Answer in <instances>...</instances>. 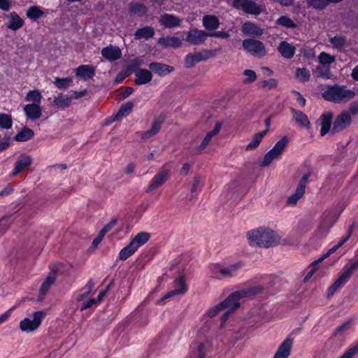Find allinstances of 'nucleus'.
Instances as JSON below:
<instances>
[{
	"mask_svg": "<svg viewBox=\"0 0 358 358\" xmlns=\"http://www.w3.org/2000/svg\"><path fill=\"white\" fill-rule=\"evenodd\" d=\"M250 245H258L266 248L280 243L279 236L271 229L260 227L247 234Z\"/></svg>",
	"mask_w": 358,
	"mask_h": 358,
	"instance_id": "f257e3e1",
	"label": "nucleus"
},
{
	"mask_svg": "<svg viewBox=\"0 0 358 358\" xmlns=\"http://www.w3.org/2000/svg\"><path fill=\"white\" fill-rule=\"evenodd\" d=\"M264 287L262 285L250 286L245 285L241 289L232 292L229 296L221 302V306H223L224 308L234 312L237 309L241 303L240 299L243 298L251 297L263 292Z\"/></svg>",
	"mask_w": 358,
	"mask_h": 358,
	"instance_id": "f03ea898",
	"label": "nucleus"
},
{
	"mask_svg": "<svg viewBox=\"0 0 358 358\" xmlns=\"http://www.w3.org/2000/svg\"><path fill=\"white\" fill-rule=\"evenodd\" d=\"M356 95L354 90H349L345 85L338 84L329 85L322 93V97L328 101L335 103H342L349 101Z\"/></svg>",
	"mask_w": 358,
	"mask_h": 358,
	"instance_id": "7ed1b4c3",
	"label": "nucleus"
},
{
	"mask_svg": "<svg viewBox=\"0 0 358 358\" xmlns=\"http://www.w3.org/2000/svg\"><path fill=\"white\" fill-rule=\"evenodd\" d=\"M358 268V257L355 260H351L350 264L344 266L342 273L336 281L329 287L327 292V297L332 296L337 289L345 284L352 275L353 272Z\"/></svg>",
	"mask_w": 358,
	"mask_h": 358,
	"instance_id": "20e7f679",
	"label": "nucleus"
},
{
	"mask_svg": "<svg viewBox=\"0 0 358 358\" xmlns=\"http://www.w3.org/2000/svg\"><path fill=\"white\" fill-rule=\"evenodd\" d=\"M172 170L171 162L165 163L153 177L149 186L145 189V192L150 193L157 188L162 186L171 177Z\"/></svg>",
	"mask_w": 358,
	"mask_h": 358,
	"instance_id": "39448f33",
	"label": "nucleus"
},
{
	"mask_svg": "<svg viewBox=\"0 0 358 358\" xmlns=\"http://www.w3.org/2000/svg\"><path fill=\"white\" fill-rule=\"evenodd\" d=\"M288 143V138L287 136L281 138L273 146V148L266 152L264 157L260 166L266 167L269 166L274 159L280 157Z\"/></svg>",
	"mask_w": 358,
	"mask_h": 358,
	"instance_id": "423d86ee",
	"label": "nucleus"
},
{
	"mask_svg": "<svg viewBox=\"0 0 358 358\" xmlns=\"http://www.w3.org/2000/svg\"><path fill=\"white\" fill-rule=\"evenodd\" d=\"M257 0H234L232 6L234 8L241 9L247 14L259 15L262 12V8L257 4Z\"/></svg>",
	"mask_w": 358,
	"mask_h": 358,
	"instance_id": "0eeeda50",
	"label": "nucleus"
},
{
	"mask_svg": "<svg viewBox=\"0 0 358 358\" xmlns=\"http://www.w3.org/2000/svg\"><path fill=\"white\" fill-rule=\"evenodd\" d=\"M45 314L43 311H37L33 314V320L24 318L20 322V329L22 331L30 332L37 329L41 324Z\"/></svg>",
	"mask_w": 358,
	"mask_h": 358,
	"instance_id": "6e6552de",
	"label": "nucleus"
},
{
	"mask_svg": "<svg viewBox=\"0 0 358 358\" xmlns=\"http://www.w3.org/2000/svg\"><path fill=\"white\" fill-rule=\"evenodd\" d=\"M243 48L253 55L264 56L266 49L263 43L260 41L248 38L243 41Z\"/></svg>",
	"mask_w": 358,
	"mask_h": 358,
	"instance_id": "1a4fd4ad",
	"label": "nucleus"
},
{
	"mask_svg": "<svg viewBox=\"0 0 358 358\" xmlns=\"http://www.w3.org/2000/svg\"><path fill=\"white\" fill-rule=\"evenodd\" d=\"M351 123V115L348 111L344 110L336 117L333 123L331 131L333 133L341 132L348 127Z\"/></svg>",
	"mask_w": 358,
	"mask_h": 358,
	"instance_id": "9d476101",
	"label": "nucleus"
},
{
	"mask_svg": "<svg viewBox=\"0 0 358 358\" xmlns=\"http://www.w3.org/2000/svg\"><path fill=\"white\" fill-rule=\"evenodd\" d=\"M165 119L166 116L163 114L155 117L152 123L151 128L149 130L139 133L141 134V138L145 141L155 136L160 131Z\"/></svg>",
	"mask_w": 358,
	"mask_h": 358,
	"instance_id": "9b49d317",
	"label": "nucleus"
},
{
	"mask_svg": "<svg viewBox=\"0 0 358 358\" xmlns=\"http://www.w3.org/2000/svg\"><path fill=\"white\" fill-rule=\"evenodd\" d=\"M33 163V159L30 155H21L17 158L16 162L14 164V169L13 172L10 173V177L14 178L17 176L20 172L24 170L26 168L30 166Z\"/></svg>",
	"mask_w": 358,
	"mask_h": 358,
	"instance_id": "f8f14e48",
	"label": "nucleus"
},
{
	"mask_svg": "<svg viewBox=\"0 0 358 358\" xmlns=\"http://www.w3.org/2000/svg\"><path fill=\"white\" fill-rule=\"evenodd\" d=\"M96 67L92 65L83 64L75 69L76 77L88 81L95 76Z\"/></svg>",
	"mask_w": 358,
	"mask_h": 358,
	"instance_id": "ddd939ff",
	"label": "nucleus"
},
{
	"mask_svg": "<svg viewBox=\"0 0 358 358\" xmlns=\"http://www.w3.org/2000/svg\"><path fill=\"white\" fill-rule=\"evenodd\" d=\"M174 286L175 288L173 290L168 292L160 299L161 301H163L166 299L172 297L175 295L183 294L187 290V287L185 283V278L183 276H179L175 280Z\"/></svg>",
	"mask_w": 358,
	"mask_h": 358,
	"instance_id": "4468645a",
	"label": "nucleus"
},
{
	"mask_svg": "<svg viewBox=\"0 0 358 358\" xmlns=\"http://www.w3.org/2000/svg\"><path fill=\"white\" fill-rule=\"evenodd\" d=\"M209 32L203 30L193 29L187 33L186 41L189 43L198 45L203 43L208 36Z\"/></svg>",
	"mask_w": 358,
	"mask_h": 358,
	"instance_id": "2eb2a0df",
	"label": "nucleus"
},
{
	"mask_svg": "<svg viewBox=\"0 0 358 358\" xmlns=\"http://www.w3.org/2000/svg\"><path fill=\"white\" fill-rule=\"evenodd\" d=\"M57 277V272L55 270H52L49 272L47 277L43 282L40 289H39V299L43 300L50 289L51 286L55 283Z\"/></svg>",
	"mask_w": 358,
	"mask_h": 358,
	"instance_id": "dca6fc26",
	"label": "nucleus"
},
{
	"mask_svg": "<svg viewBox=\"0 0 358 358\" xmlns=\"http://www.w3.org/2000/svg\"><path fill=\"white\" fill-rule=\"evenodd\" d=\"M23 110L27 117L33 121L38 120L42 115V108L38 103L27 104Z\"/></svg>",
	"mask_w": 358,
	"mask_h": 358,
	"instance_id": "f3484780",
	"label": "nucleus"
},
{
	"mask_svg": "<svg viewBox=\"0 0 358 358\" xmlns=\"http://www.w3.org/2000/svg\"><path fill=\"white\" fill-rule=\"evenodd\" d=\"M102 56L110 62H114L121 58L122 51L117 46L109 45L101 50Z\"/></svg>",
	"mask_w": 358,
	"mask_h": 358,
	"instance_id": "a211bd4d",
	"label": "nucleus"
},
{
	"mask_svg": "<svg viewBox=\"0 0 358 358\" xmlns=\"http://www.w3.org/2000/svg\"><path fill=\"white\" fill-rule=\"evenodd\" d=\"M293 345V339L287 338L279 346L273 358H287L290 355L291 349Z\"/></svg>",
	"mask_w": 358,
	"mask_h": 358,
	"instance_id": "6ab92c4d",
	"label": "nucleus"
},
{
	"mask_svg": "<svg viewBox=\"0 0 358 358\" xmlns=\"http://www.w3.org/2000/svg\"><path fill=\"white\" fill-rule=\"evenodd\" d=\"M148 66L152 71L159 76H164L174 71L173 66L160 62H151Z\"/></svg>",
	"mask_w": 358,
	"mask_h": 358,
	"instance_id": "aec40b11",
	"label": "nucleus"
},
{
	"mask_svg": "<svg viewBox=\"0 0 358 358\" xmlns=\"http://www.w3.org/2000/svg\"><path fill=\"white\" fill-rule=\"evenodd\" d=\"M222 128V123L220 122H217L214 129L208 132L206 135V136L204 137V138L203 139L201 143L200 144V145L196 149V153H201V151L203 150H204L207 146L209 144L210 141H211L212 138L217 135V134H219V132L220 131V129Z\"/></svg>",
	"mask_w": 358,
	"mask_h": 358,
	"instance_id": "412c9836",
	"label": "nucleus"
},
{
	"mask_svg": "<svg viewBox=\"0 0 358 358\" xmlns=\"http://www.w3.org/2000/svg\"><path fill=\"white\" fill-rule=\"evenodd\" d=\"M291 112L293 115V118L301 127L309 129L310 128V122L308 118V116L301 110H296L291 108Z\"/></svg>",
	"mask_w": 358,
	"mask_h": 358,
	"instance_id": "4be33fe9",
	"label": "nucleus"
},
{
	"mask_svg": "<svg viewBox=\"0 0 358 358\" xmlns=\"http://www.w3.org/2000/svg\"><path fill=\"white\" fill-rule=\"evenodd\" d=\"M159 22L166 28H172L180 26V20L171 14H164L160 16Z\"/></svg>",
	"mask_w": 358,
	"mask_h": 358,
	"instance_id": "5701e85b",
	"label": "nucleus"
},
{
	"mask_svg": "<svg viewBox=\"0 0 358 358\" xmlns=\"http://www.w3.org/2000/svg\"><path fill=\"white\" fill-rule=\"evenodd\" d=\"M354 226L352 224L349 227L347 234L341 238L338 244L334 245L330 248L328 252L323 255L322 257L318 259V261L322 262L325 258L329 257L331 254L335 252L339 248H341L345 242H347L351 237Z\"/></svg>",
	"mask_w": 358,
	"mask_h": 358,
	"instance_id": "b1692460",
	"label": "nucleus"
},
{
	"mask_svg": "<svg viewBox=\"0 0 358 358\" xmlns=\"http://www.w3.org/2000/svg\"><path fill=\"white\" fill-rule=\"evenodd\" d=\"M278 52L285 59H291L296 52V48L287 41H282L278 47Z\"/></svg>",
	"mask_w": 358,
	"mask_h": 358,
	"instance_id": "393cba45",
	"label": "nucleus"
},
{
	"mask_svg": "<svg viewBox=\"0 0 358 358\" xmlns=\"http://www.w3.org/2000/svg\"><path fill=\"white\" fill-rule=\"evenodd\" d=\"M135 84L138 85H145L152 80V73L147 69H140L135 73Z\"/></svg>",
	"mask_w": 358,
	"mask_h": 358,
	"instance_id": "a878e982",
	"label": "nucleus"
},
{
	"mask_svg": "<svg viewBox=\"0 0 358 358\" xmlns=\"http://www.w3.org/2000/svg\"><path fill=\"white\" fill-rule=\"evenodd\" d=\"M155 29L150 26H145L141 28H138L134 33V38L136 40L141 39H149L154 36Z\"/></svg>",
	"mask_w": 358,
	"mask_h": 358,
	"instance_id": "bb28decb",
	"label": "nucleus"
},
{
	"mask_svg": "<svg viewBox=\"0 0 358 358\" xmlns=\"http://www.w3.org/2000/svg\"><path fill=\"white\" fill-rule=\"evenodd\" d=\"M8 17L7 27L13 31H17L24 25L23 20L15 12L10 13Z\"/></svg>",
	"mask_w": 358,
	"mask_h": 358,
	"instance_id": "cd10ccee",
	"label": "nucleus"
},
{
	"mask_svg": "<svg viewBox=\"0 0 358 358\" xmlns=\"http://www.w3.org/2000/svg\"><path fill=\"white\" fill-rule=\"evenodd\" d=\"M158 43L164 48H179L182 45L181 40L176 36H166L158 38Z\"/></svg>",
	"mask_w": 358,
	"mask_h": 358,
	"instance_id": "c85d7f7f",
	"label": "nucleus"
},
{
	"mask_svg": "<svg viewBox=\"0 0 358 358\" xmlns=\"http://www.w3.org/2000/svg\"><path fill=\"white\" fill-rule=\"evenodd\" d=\"M194 352H196L197 358H206L210 349V343L208 341L203 343H194L192 345Z\"/></svg>",
	"mask_w": 358,
	"mask_h": 358,
	"instance_id": "c756f323",
	"label": "nucleus"
},
{
	"mask_svg": "<svg viewBox=\"0 0 358 358\" xmlns=\"http://www.w3.org/2000/svg\"><path fill=\"white\" fill-rule=\"evenodd\" d=\"M333 119L332 113H327L321 115L320 120L321 121V136L326 135L330 130L331 126V121Z\"/></svg>",
	"mask_w": 358,
	"mask_h": 358,
	"instance_id": "7c9ffc66",
	"label": "nucleus"
},
{
	"mask_svg": "<svg viewBox=\"0 0 358 358\" xmlns=\"http://www.w3.org/2000/svg\"><path fill=\"white\" fill-rule=\"evenodd\" d=\"M242 31L247 35L261 36L263 34V30L259 28L256 24L251 22H246L243 25Z\"/></svg>",
	"mask_w": 358,
	"mask_h": 358,
	"instance_id": "2f4dec72",
	"label": "nucleus"
},
{
	"mask_svg": "<svg viewBox=\"0 0 358 358\" xmlns=\"http://www.w3.org/2000/svg\"><path fill=\"white\" fill-rule=\"evenodd\" d=\"M134 106V101H129L124 104H122L118 112L117 113L114 120H117L122 119V117L128 116L132 111Z\"/></svg>",
	"mask_w": 358,
	"mask_h": 358,
	"instance_id": "473e14b6",
	"label": "nucleus"
},
{
	"mask_svg": "<svg viewBox=\"0 0 358 358\" xmlns=\"http://www.w3.org/2000/svg\"><path fill=\"white\" fill-rule=\"evenodd\" d=\"M329 43L332 45L333 48L341 50L348 45L346 36L343 35H336L329 38Z\"/></svg>",
	"mask_w": 358,
	"mask_h": 358,
	"instance_id": "72a5a7b5",
	"label": "nucleus"
},
{
	"mask_svg": "<svg viewBox=\"0 0 358 358\" xmlns=\"http://www.w3.org/2000/svg\"><path fill=\"white\" fill-rule=\"evenodd\" d=\"M203 24L208 30H215L220 26V22L214 15H205L203 18Z\"/></svg>",
	"mask_w": 358,
	"mask_h": 358,
	"instance_id": "f704fd0d",
	"label": "nucleus"
},
{
	"mask_svg": "<svg viewBox=\"0 0 358 358\" xmlns=\"http://www.w3.org/2000/svg\"><path fill=\"white\" fill-rule=\"evenodd\" d=\"M243 266V262L239 261L235 264L229 265L228 267L222 268V270H220V274L226 277L233 276L237 271L241 268Z\"/></svg>",
	"mask_w": 358,
	"mask_h": 358,
	"instance_id": "c9c22d12",
	"label": "nucleus"
},
{
	"mask_svg": "<svg viewBox=\"0 0 358 358\" xmlns=\"http://www.w3.org/2000/svg\"><path fill=\"white\" fill-rule=\"evenodd\" d=\"M268 133V129L254 135L251 141L246 145L245 150H253L259 146L264 136Z\"/></svg>",
	"mask_w": 358,
	"mask_h": 358,
	"instance_id": "e433bc0d",
	"label": "nucleus"
},
{
	"mask_svg": "<svg viewBox=\"0 0 358 358\" xmlns=\"http://www.w3.org/2000/svg\"><path fill=\"white\" fill-rule=\"evenodd\" d=\"M129 10L138 17H142L147 13L148 8L143 3H131L129 6Z\"/></svg>",
	"mask_w": 358,
	"mask_h": 358,
	"instance_id": "4c0bfd02",
	"label": "nucleus"
},
{
	"mask_svg": "<svg viewBox=\"0 0 358 358\" xmlns=\"http://www.w3.org/2000/svg\"><path fill=\"white\" fill-rule=\"evenodd\" d=\"M54 104L61 109L68 108L71 105V98L69 96H64L59 94L57 96L54 98Z\"/></svg>",
	"mask_w": 358,
	"mask_h": 358,
	"instance_id": "58836bf2",
	"label": "nucleus"
},
{
	"mask_svg": "<svg viewBox=\"0 0 358 358\" xmlns=\"http://www.w3.org/2000/svg\"><path fill=\"white\" fill-rule=\"evenodd\" d=\"M137 250L138 249L134 246V243L130 242L127 246L120 251L119 259L122 261H125L134 255Z\"/></svg>",
	"mask_w": 358,
	"mask_h": 358,
	"instance_id": "ea45409f",
	"label": "nucleus"
},
{
	"mask_svg": "<svg viewBox=\"0 0 358 358\" xmlns=\"http://www.w3.org/2000/svg\"><path fill=\"white\" fill-rule=\"evenodd\" d=\"M150 238V235L148 232L138 233L131 241L134 246L138 249L140 246L146 243Z\"/></svg>",
	"mask_w": 358,
	"mask_h": 358,
	"instance_id": "a19ab883",
	"label": "nucleus"
},
{
	"mask_svg": "<svg viewBox=\"0 0 358 358\" xmlns=\"http://www.w3.org/2000/svg\"><path fill=\"white\" fill-rule=\"evenodd\" d=\"M34 132L32 129L27 127H24L22 129L21 131H20L18 134L15 135L14 139L16 141L24 142L30 140L34 137Z\"/></svg>",
	"mask_w": 358,
	"mask_h": 358,
	"instance_id": "79ce46f5",
	"label": "nucleus"
},
{
	"mask_svg": "<svg viewBox=\"0 0 358 358\" xmlns=\"http://www.w3.org/2000/svg\"><path fill=\"white\" fill-rule=\"evenodd\" d=\"M45 13L37 6H32L27 10V16L32 20H37L44 15Z\"/></svg>",
	"mask_w": 358,
	"mask_h": 358,
	"instance_id": "37998d69",
	"label": "nucleus"
},
{
	"mask_svg": "<svg viewBox=\"0 0 358 358\" xmlns=\"http://www.w3.org/2000/svg\"><path fill=\"white\" fill-rule=\"evenodd\" d=\"M43 96L41 92L37 90H30L27 92L25 100L27 101L33 102L32 103L40 104Z\"/></svg>",
	"mask_w": 358,
	"mask_h": 358,
	"instance_id": "c03bdc74",
	"label": "nucleus"
},
{
	"mask_svg": "<svg viewBox=\"0 0 358 358\" xmlns=\"http://www.w3.org/2000/svg\"><path fill=\"white\" fill-rule=\"evenodd\" d=\"M305 190L296 187L294 194H292L287 199L288 206H295L298 201L303 196Z\"/></svg>",
	"mask_w": 358,
	"mask_h": 358,
	"instance_id": "a18cd8bd",
	"label": "nucleus"
},
{
	"mask_svg": "<svg viewBox=\"0 0 358 358\" xmlns=\"http://www.w3.org/2000/svg\"><path fill=\"white\" fill-rule=\"evenodd\" d=\"M276 23L283 27L288 29H294L296 27V24L288 16L283 15L280 17Z\"/></svg>",
	"mask_w": 358,
	"mask_h": 358,
	"instance_id": "49530a36",
	"label": "nucleus"
},
{
	"mask_svg": "<svg viewBox=\"0 0 358 358\" xmlns=\"http://www.w3.org/2000/svg\"><path fill=\"white\" fill-rule=\"evenodd\" d=\"M315 72L319 77L325 79H330L333 76L329 66H318L316 67Z\"/></svg>",
	"mask_w": 358,
	"mask_h": 358,
	"instance_id": "de8ad7c7",
	"label": "nucleus"
},
{
	"mask_svg": "<svg viewBox=\"0 0 358 358\" xmlns=\"http://www.w3.org/2000/svg\"><path fill=\"white\" fill-rule=\"evenodd\" d=\"M319 62L322 66H329L333 64L336 58L326 52H322L318 56Z\"/></svg>",
	"mask_w": 358,
	"mask_h": 358,
	"instance_id": "09e8293b",
	"label": "nucleus"
},
{
	"mask_svg": "<svg viewBox=\"0 0 358 358\" xmlns=\"http://www.w3.org/2000/svg\"><path fill=\"white\" fill-rule=\"evenodd\" d=\"M201 61L202 60L198 52H196L195 54H188L185 57V64L186 67L191 68Z\"/></svg>",
	"mask_w": 358,
	"mask_h": 358,
	"instance_id": "8fccbe9b",
	"label": "nucleus"
},
{
	"mask_svg": "<svg viewBox=\"0 0 358 358\" xmlns=\"http://www.w3.org/2000/svg\"><path fill=\"white\" fill-rule=\"evenodd\" d=\"M13 120L11 115L5 113L0 114V128L9 129L12 127Z\"/></svg>",
	"mask_w": 358,
	"mask_h": 358,
	"instance_id": "3c124183",
	"label": "nucleus"
},
{
	"mask_svg": "<svg viewBox=\"0 0 358 358\" xmlns=\"http://www.w3.org/2000/svg\"><path fill=\"white\" fill-rule=\"evenodd\" d=\"M72 78L66 77L64 78H55L54 80L55 85L59 89H66L71 85Z\"/></svg>",
	"mask_w": 358,
	"mask_h": 358,
	"instance_id": "603ef678",
	"label": "nucleus"
},
{
	"mask_svg": "<svg viewBox=\"0 0 358 358\" xmlns=\"http://www.w3.org/2000/svg\"><path fill=\"white\" fill-rule=\"evenodd\" d=\"M309 7H312L316 10H324L329 4L327 0H306Z\"/></svg>",
	"mask_w": 358,
	"mask_h": 358,
	"instance_id": "864d4df0",
	"label": "nucleus"
},
{
	"mask_svg": "<svg viewBox=\"0 0 358 358\" xmlns=\"http://www.w3.org/2000/svg\"><path fill=\"white\" fill-rule=\"evenodd\" d=\"M94 287V282H93L92 280H90L87 282V283L86 284V285L83 289L84 292L78 296L77 300L78 301H81L84 300L87 296H89L91 294Z\"/></svg>",
	"mask_w": 358,
	"mask_h": 358,
	"instance_id": "5fc2aeb1",
	"label": "nucleus"
},
{
	"mask_svg": "<svg viewBox=\"0 0 358 358\" xmlns=\"http://www.w3.org/2000/svg\"><path fill=\"white\" fill-rule=\"evenodd\" d=\"M258 87L264 90H270L275 89L278 85V82L275 79L271 78L268 80H263L257 83Z\"/></svg>",
	"mask_w": 358,
	"mask_h": 358,
	"instance_id": "6e6d98bb",
	"label": "nucleus"
},
{
	"mask_svg": "<svg viewBox=\"0 0 358 358\" xmlns=\"http://www.w3.org/2000/svg\"><path fill=\"white\" fill-rule=\"evenodd\" d=\"M296 76L301 82L308 81L310 78V72L306 68L297 69L296 71Z\"/></svg>",
	"mask_w": 358,
	"mask_h": 358,
	"instance_id": "4d7b16f0",
	"label": "nucleus"
},
{
	"mask_svg": "<svg viewBox=\"0 0 358 358\" xmlns=\"http://www.w3.org/2000/svg\"><path fill=\"white\" fill-rule=\"evenodd\" d=\"M358 353V340L354 343L339 358H352Z\"/></svg>",
	"mask_w": 358,
	"mask_h": 358,
	"instance_id": "13d9d810",
	"label": "nucleus"
},
{
	"mask_svg": "<svg viewBox=\"0 0 358 358\" xmlns=\"http://www.w3.org/2000/svg\"><path fill=\"white\" fill-rule=\"evenodd\" d=\"M243 73L245 76H246V78L243 80L244 84L252 83L257 79V73L253 70L246 69L243 71Z\"/></svg>",
	"mask_w": 358,
	"mask_h": 358,
	"instance_id": "bf43d9fd",
	"label": "nucleus"
},
{
	"mask_svg": "<svg viewBox=\"0 0 358 358\" xmlns=\"http://www.w3.org/2000/svg\"><path fill=\"white\" fill-rule=\"evenodd\" d=\"M352 322V319H349L345 322H344L341 325L338 326L335 329V331L334 332V336H336L338 335H340V334L347 331L350 329Z\"/></svg>",
	"mask_w": 358,
	"mask_h": 358,
	"instance_id": "052dcab7",
	"label": "nucleus"
},
{
	"mask_svg": "<svg viewBox=\"0 0 358 358\" xmlns=\"http://www.w3.org/2000/svg\"><path fill=\"white\" fill-rule=\"evenodd\" d=\"M320 262L318 261V259L313 262L310 266H309V271L308 272V273L306 275V276L304 277L303 278V282H308V280L313 277V274L315 273V272L317 271V265L318 263H320Z\"/></svg>",
	"mask_w": 358,
	"mask_h": 358,
	"instance_id": "680f3d73",
	"label": "nucleus"
},
{
	"mask_svg": "<svg viewBox=\"0 0 358 358\" xmlns=\"http://www.w3.org/2000/svg\"><path fill=\"white\" fill-rule=\"evenodd\" d=\"M201 60L206 61L208 59L213 57L216 55L217 50H203L198 52Z\"/></svg>",
	"mask_w": 358,
	"mask_h": 358,
	"instance_id": "e2e57ef3",
	"label": "nucleus"
},
{
	"mask_svg": "<svg viewBox=\"0 0 358 358\" xmlns=\"http://www.w3.org/2000/svg\"><path fill=\"white\" fill-rule=\"evenodd\" d=\"M117 220L113 219L110 220L106 225H105L99 231L101 236H105L108 231H110L116 224Z\"/></svg>",
	"mask_w": 358,
	"mask_h": 358,
	"instance_id": "0e129e2a",
	"label": "nucleus"
},
{
	"mask_svg": "<svg viewBox=\"0 0 358 358\" xmlns=\"http://www.w3.org/2000/svg\"><path fill=\"white\" fill-rule=\"evenodd\" d=\"M223 309H224V308L223 306H221V303H220L218 305L212 307L211 308H210L207 311L206 315L210 317H213L215 315H217L221 310H223Z\"/></svg>",
	"mask_w": 358,
	"mask_h": 358,
	"instance_id": "69168bd1",
	"label": "nucleus"
},
{
	"mask_svg": "<svg viewBox=\"0 0 358 358\" xmlns=\"http://www.w3.org/2000/svg\"><path fill=\"white\" fill-rule=\"evenodd\" d=\"M10 145V138L9 136H4L3 139L0 140V152L6 150Z\"/></svg>",
	"mask_w": 358,
	"mask_h": 358,
	"instance_id": "338daca9",
	"label": "nucleus"
},
{
	"mask_svg": "<svg viewBox=\"0 0 358 358\" xmlns=\"http://www.w3.org/2000/svg\"><path fill=\"white\" fill-rule=\"evenodd\" d=\"M350 115H358V101L352 102L349 106Z\"/></svg>",
	"mask_w": 358,
	"mask_h": 358,
	"instance_id": "774afa93",
	"label": "nucleus"
}]
</instances>
